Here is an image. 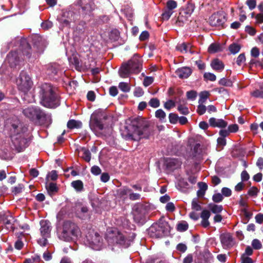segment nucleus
I'll list each match as a JSON object with an SVG mask.
<instances>
[{
	"mask_svg": "<svg viewBox=\"0 0 263 263\" xmlns=\"http://www.w3.org/2000/svg\"><path fill=\"white\" fill-rule=\"evenodd\" d=\"M147 122L141 118L134 119L132 122V130L128 134L129 139L139 141L141 139L148 138L150 132Z\"/></svg>",
	"mask_w": 263,
	"mask_h": 263,
	"instance_id": "nucleus-1",
	"label": "nucleus"
},
{
	"mask_svg": "<svg viewBox=\"0 0 263 263\" xmlns=\"http://www.w3.org/2000/svg\"><path fill=\"white\" fill-rule=\"evenodd\" d=\"M41 104L46 107L55 108L59 105V100L54 92L51 85L45 83L41 87L40 91Z\"/></svg>",
	"mask_w": 263,
	"mask_h": 263,
	"instance_id": "nucleus-2",
	"label": "nucleus"
},
{
	"mask_svg": "<svg viewBox=\"0 0 263 263\" xmlns=\"http://www.w3.org/2000/svg\"><path fill=\"white\" fill-rule=\"evenodd\" d=\"M106 239L108 243L110 245H118L125 248H127L130 245L129 240L122 232L117 228L107 229Z\"/></svg>",
	"mask_w": 263,
	"mask_h": 263,
	"instance_id": "nucleus-3",
	"label": "nucleus"
},
{
	"mask_svg": "<svg viewBox=\"0 0 263 263\" xmlns=\"http://www.w3.org/2000/svg\"><path fill=\"white\" fill-rule=\"evenodd\" d=\"M80 234V230L78 226L70 221L64 222L62 231L59 235L61 239L70 241L77 239Z\"/></svg>",
	"mask_w": 263,
	"mask_h": 263,
	"instance_id": "nucleus-4",
	"label": "nucleus"
},
{
	"mask_svg": "<svg viewBox=\"0 0 263 263\" xmlns=\"http://www.w3.org/2000/svg\"><path fill=\"white\" fill-rule=\"evenodd\" d=\"M141 61L137 55H135L127 63L121 66L119 73L123 78H127L131 73H138L141 70Z\"/></svg>",
	"mask_w": 263,
	"mask_h": 263,
	"instance_id": "nucleus-5",
	"label": "nucleus"
},
{
	"mask_svg": "<svg viewBox=\"0 0 263 263\" xmlns=\"http://www.w3.org/2000/svg\"><path fill=\"white\" fill-rule=\"evenodd\" d=\"M108 118L107 114L102 109L97 110L91 116L89 123L90 128L92 130H102L104 126L102 119L106 120Z\"/></svg>",
	"mask_w": 263,
	"mask_h": 263,
	"instance_id": "nucleus-6",
	"label": "nucleus"
},
{
	"mask_svg": "<svg viewBox=\"0 0 263 263\" xmlns=\"http://www.w3.org/2000/svg\"><path fill=\"white\" fill-rule=\"evenodd\" d=\"M16 84L18 89L26 93L31 88L33 82L29 75L22 71L16 80Z\"/></svg>",
	"mask_w": 263,
	"mask_h": 263,
	"instance_id": "nucleus-7",
	"label": "nucleus"
},
{
	"mask_svg": "<svg viewBox=\"0 0 263 263\" xmlns=\"http://www.w3.org/2000/svg\"><path fill=\"white\" fill-rule=\"evenodd\" d=\"M24 115L31 120H40L45 117V113L39 107L29 106L23 110Z\"/></svg>",
	"mask_w": 263,
	"mask_h": 263,
	"instance_id": "nucleus-8",
	"label": "nucleus"
},
{
	"mask_svg": "<svg viewBox=\"0 0 263 263\" xmlns=\"http://www.w3.org/2000/svg\"><path fill=\"white\" fill-rule=\"evenodd\" d=\"M90 247L93 250H99L102 246V238L100 235L95 232H92L86 236Z\"/></svg>",
	"mask_w": 263,
	"mask_h": 263,
	"instance_id": "nucleus-9",
	"label": "nucleus"
},
{
	"mask_svg": "<svg viewBox=\"0 0 263 263\" xmlns=\"http://www.w3.org/2000/svg\"><path fill=\"white\" fill-rule=\"evenodd\" d=\"M226 21L224 14L221 12H218L213 14L210 17V24L212 26L219 27L222 26Z\"/></svg>",
	"mask_w": 263,
	"mask_h": 263,
	"instance_id": "nucleus-10",
	"label": "nucleus"
},
{
	"mask_svg": "<svg viewBox=\"0 0 263 263\" xmlns=\"http://www.w3.org/2000/svg\"><path fill=\"white\" fill-rule=\"evenodd\" d=\"M40 233L42 237H50L51 227L49 221L42 220L40 221Z\"/></svg>",
	"mask_w": 263,
	"mask_h": 263,
	"instance_id": "nucleus-11",
	"label": "nucleus"
},
{
	"mask_svg": "<svg viewBox=\"0 0 263 263\" xmlns=\"http://www.w3.org/2000/svg\"><path fill=\"white\" fill-rule=\"evenodd\" d=\"M12 141L15 147L21 151L26 147L27 139L22 135L14 136L12 137Z\"/></svg>",
	"mask_w": 263,
	"mask_h": 263,
	"instance_id": "nucleus-12",
	"label": "nucleus"
},
{
	"mask_svg": "<svg viewBox=\"0 0 263 263\" xmlns=\"http://www.w3.org/2000/svg\"><path fill=\"white\" fill-rule=\"evenodd\" d=\"M220 241L225 249L229 248L233 245V239L230 233L222 234L220 235Z\"/></svg>",
	"mask_w": 263,
	"mask_h": 263,
	"instance_id": "nucleus-13",
	"label": "nucleus"
},
{
	"mask_svg": "<svg viewBox=\"0 0 263 263\" xmlns=\"http://www.w3.org/2000/svg\"><path fill=\"white\" fill-rule=\"evenodd\" d=\"M7 60L11 67L16 66L21 61L19 54L16 51L10 52L7 55Z\"/></svg>",
	"mask_w": 263,
	"mask_h": 263,
	"instance_id": "nucleus-14",
	"label": "nucleus"
},
{
	"mask_svg": "<svg viewBox=\"0 0 263 263\" xmlns=\"http://www.w3.org/2000/svg\"><path fill=\"white\" fill-rule=\"evenodd\" d=\"M151 236L156 238H161L165 235V230L164 228L159 225H156L150 229Z\"/></svg>",
	"mask_w": 263,
	"mask_h": 263,
	"instance_id": "nucleus-15",
	"label": "nucleus"
},
{
	"mask_svg": "<svg viewBox=\"0 0 263 263\" xmlns=\"http://www.w3.org/2000/svg\"><path fill=\"white\" fill-rule=\"evenodd\" d=\"M209 124L212 127L219 128L226 127L228 125L227 122L223 119L215 118H211L209 119Z\"/></svg>",
	"mask_w": 263,
	"mask_h": 263,
	"instance_id": "nucleus-16",
	"label": "nucleus"
},
{
	"mask_svg": "<svg viewBox=\"0 0 263 263\" xmlns=\"http://www.w3.org/2000/svg\"><path fill=\"white\" fill-rule=\"evenodd\" d=\"M192 70L189 67H182L178 69L175 73L176 74L180 79H186L192 73Z\"/></svg>",
	"mask_w": 263,
	"mask_h": 263,
	"instance_id": "nucleus-17",
	"label": "nucleus"
},
{
	"mask_svg": "<svg viewBox=\"0 0 263 263\" xmlns=\"http://www.w3.org/2000/svg\"><path fill=\"white\" fill-rule=\"evenodd\" d=\"M165 164L168 169L173 170L179 167L181 162L177 159L168 158L165 161Z\"/></svg>",
	"mask_w": 263,
	"mask_h": 263,
	"instance_id": "nucleus-18",
	"label": "nucleus"
},
{
	"mask_svg": "<svg viewBox=\"0 0 263 263\" xmlns=\"http://www.w3.org/2000/svg\"><path fill=\"white\" fill-rule=\"evenodd\" d=\"M211 215L210 212L208 210H203L201 213L200 217L202 219L201 221V226L204 228H208L210 226L209 218Z\"/></svg>",
	"mask_w": 263,
	"mask_h": 263,
	"instance_id": "nucleus-19",
	"label": "nucleus"
},
{
	"mask_svg": "<svg viewBox=\"0 0 263 263\" xmlns=\"http://www.w3.org/2000/svg\"><path fill=\"white\" fill-rule=\"evenodd\" d=\"M130 192V189L129 188L126 186H123L117 191V196L119 198L125 200L127 197H129Z\"/></svg>",
	"mask_w": 263,
	"mask_h": 263,
	"instance_id": "nucleus-20",
	"label": "nucleus"
},
{
	"mask_svg": "<svg viewBox=\"0 0 263 263\" xmlns=\"http://www.w3.org/2000/svg\"><path fill=\"white\" fill-rule=\"evenodd\" d=\"M211 66L214 70L221 72L224 69V65L221 61L215 59L211 62Z\"/></svg>",
	"mask_w": 263,
	"mask_h": 263,
	"instance_id": "nucleus-21",
	"label": "nucleus"
},
{
	"mask_svg": "<svg viewBox=\"0 0 263 263\" xmlns=\"http://www.w3.org/2000/svg\"><path fill=\"white\" fill-rule=\"evenodd\" d=\"M23 45L24 46L25 48L22 51V54L24 55V58H22L23 60L30 59L31 54V49L30 45L27 43L26 41L23 42Z\"/></svg>",
	"mask_w": 263,
	"mask_h": 263,
	"instance_id": "nucleus-22",
	"label": "nucleus"
},
{
	"mask_svg": "<svg viewBox=\"0 0 263 263\" xmlns=\"http://www.w3.org/2000/svg\"><path fill=\"white\" fill-rule=\"evenodd\" d=\"M191 45L185 43H182L180 44H178L176 46L177 50L180 51L182 53H187L188 52H191Z\"/></svg>",
	"mask_w": 263,
	"mask_h": 263,
	"instance_id": "nucleus-23",
	"label": "nucleus"
},
{
	"mask_svg": "<svg viewBox=\"0 0 263 263\" xmlns=\"http://www.w3.org/2000/svg\"><path fill=\"white\" fill-rule=\"evenodd\" d=\"M82 158L86 162H89L91 159V154L88 149L82 147L80 150Z\"/></svg>",
	"mask_w": 263,
	"mask_h": 263,
	"instance_id": "nucleus-24",
	"label": "nucleus"
},
{
	"mask_svg": "<svg viewBox=\"0 0 263 263\" xmlns=\"http://www.w3.org/2000/svg\"><path fill=\"white\" fill-rule=\"evenodd\" d=\"M82 125L81 122L73 119L69 120L67 124V127L69 129L79 128Z\"/></svg>",
	"mask_w": 263,
	"mask_h": 263,
	"instance_id": "nucleus-25",
	"label": "nucleus"
},
{
	"mask_svg": "<svg viewBox=\"0 0 263 263\" xmlns=\"http://www.w3.org/2000/svg\"><path fill=\"white\" fill-rule=\"evenodd\" d=\"M188 186V183L183 178L179 179L177 185V188L181 192H184L187 189Z\"/></svg>",
	"mask_w": 263,
	"mask_h": 263,
	"instance_id": "nucleus-26",
	"label": "nucleus"
},
{
	"mask_svg": "<svg viewBox=\"0 0 263 263\" xmlns=\"http://www.w3.org/2000/svg\"><path fill=\"white\" fill-rule=\"evenodd\" d=\"M251 95L255 98H263V83L260 85L259 89L251 92Z\"/></svg>",
	"mask_w": 263,
	"mask_h": 263,
	"instance_id": "nucleus-27",
	"label": "nucleus"
},
{
	"mask_svg": "<svg viewBox=\"0 0 263 263\" xmlns=\"http://www.w3.org/2000/svg\"><path fill=\"white\" fill-rule=\"evenodd\" d=\"M71 185L77 191H81L83 189V183L79 180L72 181Z\"/></svg>",
	"mask_w": 263,
	"mask_h": 263,
	"instance_id": "nucleus-28",
	"label": "nucleus"
},
{
	"mask_svg": "<svg viewBox=\"0 0 263 263\" xmlns=\"http://www.w3.org/2000/svg\"><path fill=\"white\" fill-rule=\"evenodd\" d=\"M209 208L212 213L218 214L220 213L222 210V206L220 205L211 204L209 205Z\"/></svg>",
	"mask_w": 263,
	"mask_h": 263,
	"instance_id": "nucleus-29",
	"label": "nucleus"
},
{
	"mask_svg": "<svg viewBox=\"0 0 263 263\" xmlns=\"http://www.w3.org/2000/svg\"><path fill=\"white\" fill-rule=\"evenodd\" d=\"M198 186L200 188L197 192L198 195H203L205 193V191L208 189V185L206 183L202 182H200L198 183Z\"/></svg>",
	"mask_w": 263,
	"mask_h": 263,
	"instance_id": "nucleus-30",
	"label": "nucleus"
},
{
	"mask_svg": "<svg viewBox=\"0 0 263 263\" xmlns=\"http://www.w3.org/2000/svg\"><path fill=\"white\" fill-rule=\"evenodd\" d=\"M220 50V46L218 44H212L208 48V51L211 53L217 52Z\"/></svg>",
	"mask_w": 263,
	"mask_h": 263,
	"instance_id": "nucleus-31",
	"label": "nucleus"
},
{
	"mask_svg": "<svg viewBox=\"0 0 263 263\" xmlns=\"http://www.w3.org/2000/svg\"><path fill=\"white\" fill-rule=\"evenodd\" d=\"M46 189L50 194L57 192L58 190L56 184L52 182L50 183L48 185H47Z\"/></svg>",
	"mask_w": 263,
	"mask_h": 263,
	"instance_id": "nucleus-32",
	"label": "nucleus"
},
{
	"mask_svg": "<svg viewBox=\"0 0 263 263\" xmlns=\"http://www.w3.org/2000/svg\"><path fill=\"white\" fill-rule=\"evenodd\" d=\"M118 87L121 91L125 92H129L130 89L129 84L126 82H120Z\"/></svg>",
	"mask_w": 263,
	"mask_h": 263,
	"instance_id": "nucleus-33",
	"label": "nucleus"
},
{
	"mask_svg": "<svg viewBox=\"0 0 263 263\" xmlns=\"http://www.w3.org/2000/svg\"><path fill=\"white\" fill-rule=\"evenodd\" d=\"M155 116L156 118H158L160 121H163V120L165 119L166 114L162 109H159L156 111Z\"/></svg>",
	"mask_w": 263,
	"mask_h": 263,
	"instance_id": "nucleus-34",
	"label": "nucleus"
},
{
	"mask_svg": "<svg viewBox=\"0 0 263 263\" xmlns=\"http://www.w3.org/2000/svg\"><path fill=\"white\" fill-rule=\"evenodd\" d=\"M189 228L188 224L185 221L179 223L177 225V230L180 232H184L187 230Z\"/></svg>",
	"mask_w": 263,
	"mask_h": 263,
	"instance_id": "nucleus-35",
	"label": "nucleus"
},
{
	"mask_svg": "<svg viewBox=\"0 0 263 263\" xmlns=\"http://www.w3.org/2000/svg\"><path fill=\"white\" fill-rule=\"evenodd\" d=\"M209 96V93L208 91H204L200 94V98L199 100V104H203L205 103Z\"/></svg>",
	"mask_w": 263,
	"mask_h": 263,
	"instance_id": "nucleus-36",
	"label": "nucleus"
},
{
	"mask_svg": "<svg viewBox=\"0 0 263 263\" xmlns=\"http://www.w3.org/2000/svg\"><path fill=\"white\" fill-rule=\"evenodd\" d=\"M240 46L237 44H233L229 46V50L233 54H235L239 51Z\"/></svg>",
	"mask_w": 263,
	"mask_h": 263,
	"instance_id": "nucleus-37",
	"label": "nucleus"
},
{
	"mask_svg": "<svg viewBox=\"0 0 263 263\" xmlns=\"http://www.w3.org/2000/svg\"><path fill=\"white\" fill-rule=\"evenodd\" d=\"M217 148H219L221 150L223 148V146L226 145V140L223 137H219L217 139Z\"/></svg>",
	"mask_w": 263,
	"mask_h": 263,
	"instance_id": "nucleus-38",
	"label": "nucleus"
},
{
	"mask_svg": "<svg viewBox=\"0 0 263 263\" xmlns=\"http://www.w3.org/2000/svg\"><path fill=\"white\" fill-rule=\"evenodd\" d=\"M177 4L176 2L173 0H169L166 3L167 9L169 10L172 11L173 9L177 7Z\"/></svg>",
	"mask_w": 263,
	"mask_h": 263,
	"instance_id": "nucleus-39",
	"label": "nucleus"
},
{
	"mask_svg": "<svg viewBox=\"0 0 263 263\" xmlns=\"http://www.w3.org/2000/svg\"><path fill=\"white\" fill-rule=\"evenodd\" d=\"M170 122L172 124H176L178 121V116L174 113H170L168 116Z\"/></svg>",
	"mask_w": 263,
	"mask_h": 263,
	"instance_id": "nucleus-40",
	"label": "nucleus"
},
{
	"mask_svg": "<svg viewBox=\"0 0 263 263\" xmlns=\"http://www.w3.org/2000/svg\"><path fill=\"white\" fill-rule=\"evenodd\" d=\"M203 77L206 80L211 81H215L216 79V76L214 73L210 72H205L203 75Z\"/></svg>",
	"mask_w": 263,
	"mask_h": 263,
	"instance_id": "nucleus-41",
	"label": "nucleus"
},
{
	"mask_svg": "<svg viewBox=\"0 0 263 263\" xmlns=\"http://www.w3.org/2000/svg\"><path fill=\"white\" fill-rule=\"evenodd\" d=\"M177 109L178 110L182 115H186L189 113V109L185 106L180 104L178 105Z\"/></svg>",
	"mask_w": 263,
	"mask_h": 263,
	"instance_id": "nucleus-42",
	"label": "nucleus"
},
{
	"mask_svg": "<svg viewBox=\"0 0 263 263\" xmlns=\"http://www.w3.org/2000/svg\"><path fill=\"white\" fill-rule=\"evenodd\" d=\"M148 103L149 105L153 108H157L160 105L159 100L157 98H153L151 99Z\"/></svg>",
	"mask_w": 263,
	"mask_h": 263,
	"instance_id": "nucleus-43",
	"label": "nucleus"
},
{
	"mask_svg": "<svg viewBox=\"0 0 263 263\" xmlns=\"http://www.w3.org/2000/svg\"><path fill=\"white\" fill-rule=\"evenodd\" d=\"M223 199V196L220 193H216L213 195L212 200L215 202H220Z\"/></svg>",
	"mask_w": 263,
	"mask_h": 263,
	"instance_id": "nucleus-44",
	"label": "nucleus"
},
{
	"mask_svg": "<svg viewBox=\"0 0 263 263\" xmlns=\"http://www.w3.org/2000/svg\"><path fill=\"white\" fill-rule=\"evenodd\" d=\"M252 246L255 250L260 249L262 247L260 241L257 239H254L253 240L252 242Z\"/></svg>",
	"mask_w": 263,
	"mask_h": 263,
	"instance_id": "nucleus-45",
	"label": "nucleus"
},
{
	"mask_svg": "<svg viewBox=\"0 0 263 263\" xmlns=\"http://www.w3.org/2000/svg\"><path fill=\"white\" fill-rule=\"evenodd\" d=\"M154 81V78L152 77H146L143 80V85L145 87L149 86Z\"/></svg>",
	"mask_w": 263,
	"mask_h": 263,
	"instance_id": "nucleus-46",
	"label": "nucleus"
},
{
	"mask_svg": "<svg viewBox=\"0 0 263 263\" xmlns=\"http://www.w3.org/2000/svg\"><path fill=\"white\" fill-rule=\"evenodd\" d=\"M206 110V108L205 105L203 104H199L197 107V112L199 115H202L205 112Z\"/></svg>",
	"mask_w": 263,
	"mask_h": 263,
	"instance_id": "nucleus-47",
	"label": "nucleus"
},
{
	"mask_svg": "<svg viewBox=\"0 0 263 263\" xmlns=\"http://www.w3.org/2000/svg\"><path fill=\"white\" fill-rule=\"evenodd\" d=\"M14 221V218L12 216H8L5 220H4V223L8 226L9 228H12V222Z\"/></svg>",
	"mask_w": 263,
	"mask_h": 263,
	"instance_id": "nucleus-48",
	"label": "nucleus"
},
{
	"mask_svg": "<svg viewBox=\"0 0 263 263\" xmlns=\"http://www.w3.org/2000/svg\"><path fill=\"white\" fill-rule=\"evenodd\" d=\"M173 14V11L166 10L162 14V17L163 20H168Z\"/></svg>",
	"mask_w": 263,
	"mask_h": 263,
	"instance_id": "nucleus-49",
	"label": "nucleus"
},
{
	"mask_svg": "<svg viewBox=\"0 0 263 263\" xmlns=\"http://www.w3.org/2000/svg\"><path fill=\"white\" fill-rule=\"evenodd\" d=\"M141 197V195L138 193H134L132 192V190L130 189V192L129 194V198L131 200H137L140 199Z\"/></svg>",
	"mask_w": 263,
	"mask_h": 263,
	"instance_id": "nucleus-50",
	"label": "nucleus"
},
{
	"mask_svg": "<svg viewBox=\"0 0 263 263\" xmlns=\"http://www.w3.org/2000/svg\"><path fill=\"white\" fill-rule=\"evenodd\" d=\"M246 60V57L244 53H241L239 55L237 58L236 63L237 65L240 66Z\"/></svg>",
	"mask_w": 263,
	"mask_h": 263,
	"instance_id": "nucleus-51",
	"label": "nucleus"
},
{
	"mask_svg": "<svg viewBox=\"0 0 263 263\" xmlns=\"http://www.w3.org/2000/svg\"><path fill=\"white\" fill-rule=\"evenodd\" d=\"M175 106V102L172 100H169L164 104V107L169 110Z\"/></svg>",
	"mask_w": 263,
	"mask_h": 263,
	"instance_id": "nucleus-52",
	"label": "nucleus"
},
{
	"mask_svg": "<svg viewBox=\"0 0 263 263\" xmlns=\"http://www.w3.org/2000/svg\"><path fill=\"white\" fill-rule=\"evenodd\" d=\"M134 94L137 97H140L144 94L143 89L140 87H137L135 89Z\"/></svg>",
	"mask_w": 263,
	"mask_h": 263,
	"instance_id": "nucleus-53",
	"label": "nucleus"
},
{
	"mask_svg": "<svg viewBox=\"0 0 263 263\" xmlns=\"http://www.w3.org/2000/svg\"><path fill=\"white\" fill-rule=\"evenodd\" d=\"M246 4L250 10H253L256 7V2L255 0H248L246 2Z\"/></svg>",
	"mask_w": 263,
	"mask_h": 263,
	"instance_id": "nucleus-54",
	"label": "nucleus"
},
{
	"mask_svg": "<svg viewBox=\"0 0 263 263\" xmlns=\"http://www.w3.org/2000/svg\"><path fill=\"white\" fill-rule=\"evenodd\" d=\"M221 193L222 196H224L226 197H229L232 194L231 190L228 187H223L221 189Z\"/></svg>",
	"mask_w": 263,
	"mask_h": 263,
	"instance_id": "nucleus-55",
	"label": "nucleus"
},
{
	"mask_svg": "<svg viewBox=\"0 0 263 263\" xmlns=\"http://www.w3.org/2000/svg\"><path fill=\"white\" fill-rule=\"evenodd\" d=\"M259 49L256 47H253L251 51V54L252 57H253L254 58H257L259 55Z\"/></svg>",
	"mask_w": 263,
	"mask_h": 263,
	"instance_id": "nucleus-56",
	"label": "nucleus"
},
{
	"mask_svg": "<svg viewBox=\"0 0 263 263\" xmlns=\"http://www.w3.org/2000/svg\"><path fill=\"white\" fill-rule=\"evenodd\" d=\"M228 130L230 133H236L238 130V126L236 124L230 125L228 126Z\"/></svg>",
	"mask_w": 263,
	"mask_h": 263,
	"instance_id": "nucleus-57",
	"label": "nucleus"
},
{
	"mask_svg": "<svg viewBox=\"0 0 263 263\" xmlns=\"http://www.w3.org/2000/svg\"><path fill=\"white\" fill-rule=\"evenodd\" d=\"M192 209L196 211H200L201 209V206L198 203L197 200H193L192 202Z\"/></svg>",
	"mask_w": 263,
	"mask_h": 263,
	"instance_id": "nucleus-58",
	"label": "nucleus"
},
{
	"mask_svg": "<svg viewBox=\"0 0 263 263\" xmlns=\"http://www.w3.org/2000/svg\"><path fill=\"white\" fill-rule=\"evenodd\" d=\"M118 90L116 86H111L109 88V94L113 97H115L117 95Z\"/></svg>",
	"mask_w": 263,
	"mask_h": 263,
	"instance_id": "nucleus-59",
	"label": "nucleus"
},
{
	"mask_svg": "<svg viewBox=\"0 0 263 263\" xmlns=\"http://www.w3.org/2000/svg\"><path fill=\"white\" fill-rule=\"evenodd\" d=\"M258 190L256 187H252L248 191V194L250 196H254L257 195Z\"/></svg>",
	"mask_w": 263,
	"mask_h": 263,
	"instance_id": "nucleus-60",
	"label": "nucleus"
},
{
	"mask_svg": "<svg viewBox=\"0 0 263 263\" xmlns=\"http://www.w3.org/2000/svg\"><path fill=\"white\" fill-rule=\"evenodd\" d=\"M41 26L43 29H44L45 30H47L52 27V24L50 22L46 21V22L42 23Z\"/></svg>",
	"mask_w": 263,
	"mask_h": 263,
	"instance_id": "nucleus-61",
	"label": "nucleus"
},
{
	"mask_svg": "<svg viewBox=\"0 0 263 263\" xmlns=\"http://www.w3.org/2000/svg\"><path fill=\"white\" fill-rule=\"evenodd\" d=\"M91 172L96 175L100 174L101 172V169L97 166H93L91 168Z\"/></svg>",
	"mask_w": 263,
	"mask_h": 263,
	"instance_id": "nucleus-62",
	"label": "nucleus"
},
{
	"mask_svg": "<svg viewBox=\"0 0 263 263\" xmlns=\"http://www.w3.org/2000/svg\"><path fill=\"white\" fill-rule=\"evenodd\" d=\"M241 180L243 181H246L249 180L250 176L249 174L246 171H243L241 174Z\"/></svg>",
	"mask_w": 263,
	"mask_h": 263,
	"instance_id": "nucleus-63",
	"label": "nucleus"
},
{
	"mask_svg": "<svg viewBox=\"0 0 263 263\" xmlns=\"http://www.w3.org/2000/svg\"><path fill=\"white\" fill-rule=\"evenodd\" d=\"M255 17L257 23L261 24L263 23V13H258Z\"/></svg>",
	"mask_w": 263,
	"mask_h": 263,
	"instance_id": "nucleus-64",
	"label": "nucleus"
}]
</instances>
